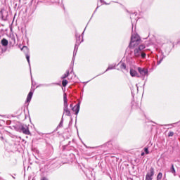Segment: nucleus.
<instances>
[{"instance_id": "f257e3e1", "label": "nucleus", "mask_w": 180, "mask_h": 180, "mask_svg": "<svg viewBox=\"0 0 180 180\" xmlns=\"http://www.w3.org/2000/svg\"><path fill=\"white\" fill-rule=\"evenodd\" d=\"M139 43L140 36L136 33L132 34L131 37L130 47H135V46H138Z\"/></svg>"}, {"instance_id": "f03ea898", "label": "nucleus", "mask_w": 180, "mask_h": 180, "mask_svg": "<svg viewBox=\"0 0 180 180\" xmlns=\"http://www.w3.org/2000/svg\"><path fill=\"white\" fill-rule=\"evenodd\" d=\"M63 101H64V112L66 116H71V112L68 109V103L67 102V94H64L63 95Z\"/></svg>"}, {"instance_id": "7ed1b4c3", "label": "nucleus", "mask_w": 180, "mask_h": 180, "mask_svg": "<svg viewBox=\"0 0 180 180\" xmlns=\"http://www.w3.org/2000/svg\"><path fill=\"white\" fill-rule=\"evenodd\" d=\"M138 72H139L140 77H148V70L146 68H142L139 67L137 68Z\"/></svg>"}, {"instance_id": "20e7f679", "label": "nucleus", "mask_w": 180, "mask_h": 180, "mask_svg": "<svg viewBox=\"0 0 180 180\" xmlns=\"http://www.w3.org/2000/svg\"><path fill=\"white\" fill-rule=\"evenodd\" d=\"M153 176H154V169L151 168L147 173L145 180H153Z\"/></svg>"}, {"instance_id": "39448f33", "label": "nucleus", "mask_w": 180, "mask_h": 180, "mask_svg": "<svg viewBox=\"0 0 180 180\" xmlns=\"http://www.w3.org/2000/svg\"><path fill=\"white\" fill-rule=\"evenodd\" d=\"M129 74L131 77H136V78H140V74H139V72H137L136 70L134 69H131Z\"/></svg>"}, {"instance_id": "423d86ee", "label": "nucleus", "mask_w": 180, "mask_h": 180, "mask_svg": "<svg viewBox=\"0 0 180 180\" xmlns=\"http://www.w3.org/2000/svg\"><path fill=\"white\" fill-rule=\"evenodd\" d=\"M81 106V103H79L76 105H75L73 108H72V110L75 112V115H78L79 113V108Z\"/></svg>"}, {"instance_id": "0eeeda50", "label": "nucleus", "mask_w": 180, "mask_h": 180, "mask_svg": "<svg viewBox=\"0 0 180 180\" xmlns=\"http://www.w3.org/2000/svg\"><path fill=\"white\" fill-rule=\"evenodd\" d=\"M118 65L120 67L118 70H121V71L126 70V64H124V63L120 62V63H118Z\"/></svg>"}, {"instance_id": "6e6552de", "label": "nucleus", "mask_w": 180, "mask_h": 180, "mask_svg": "<svg viewBox=\"0 0 180 180\" xmlns=\"http://www.w3.org/2000/svg\"><path fill=\"white\" fill-rule=\"evenodd\" d=\"M134 56L135 57H140L141 56V51L138 48L134 49Z\"/></svg>"}, {"instance_id": "1a4fd4ad", "label": "nucleus", "mask_w": 180, "mask_h": 180, "mask_svg": "<svg viewBox=\"0 0 180 180\" xmlns=\"http://www.w3.org/2000/svg\"><path fill=\"white\" fill-rule=\"evenodd\" d=\"M33 96V92L32 91H30L28 95H27V102H30V101H32V98Z\"/></svg>"}, {"instance_id": "9d476101", "label": "nucleus", "mask_w": 180, "mask_h": 180, "mask_svg": "<svg viewBox=\"0 0 180 180\" xmlns=\"http://www.w3.org/2000/svg\"><path fill=\"white\" fill-rule=\"evenodd\" d=\"M22 131L24 133V134H30V131H29V128H22Z\"/></svg>"}, {"instance_id": "9b49d317", "label": "nucleus", "mask_w": 180, "mask_h": 180, "mask_svg": "<svg viewBox=\"0 0 180 180\" xmlns=\"http://www.w3.org/2000/svg\"><path fill=\"white\" fill-rule=\"evenodd\" d=\"M115 68H116V64H112L108 66L106 71H109V70H115Z\"/></svg>"}, {"instance_id": "f8f14e48", "label": "nucleus", "mask_w": 180, "mask_h": 180, "mask_svg": "<svg viewBox=\"0 0 180 180\" xmlns=\"http://www.w3.org/2000/svg\"><path fill=\"white\" fill-rule=\"evenodd\" d=\"M1 44H2V46H8V40L3 39L1 40Z\"/></svg>"}, {"instance_id": "ddd939ff", "label": "nucleus", "mask_w": 180, "mask_h": 180, "mask_svg": "<svg viewBox=\"0 0 180 180\" xmlns=\"http://www.w3.org/2000/svg\"><path fill=\"white\" fill-rule=\"evenodd\" d=\"M161 179H162V173L160 172V173L158 174L157 180H161Z\"/></svg>"}, {"instance_id": "4468645a", "label": "nucleus", "mask_w": 180, "mask_h": 180, "mask_svg": "<svg viewBox=\"0 0 180 180\" xmlns=\"http://www.w3.org/2000/svg\"><path fill=\"white\" fill-rule=\"evenodd\" d=\"M138 49H139L141 52H143V50H144V49H146V46H144V45H140Z\"/></svg>"}, {"instance_id": "2eb2a0df", "label": "nucleus", "mask_w": 180, "mask_h": 180, "mask_svg": "<svg viewBox=\"0 0 180 180\" xmlns=\"http://www.w3.org/2000/svg\"><path fill=\"white\" fill-rule=\"evenodd\" d=\"M67 84H68V81H67L65 79L63 80V82H62L63 86H67Z\"/></svg>"}, {"instance_id": "dca6fc26", "label": "nucleus", "mask_w": 180, "mask_h": 180, "mask_svg": "<svg viewBox=\"0 0 180 180\" xmlns=\"http://www.w3.org/2000/svg\"><path fill=\"white\" fill-rule=\"evenodd\" d=\"M26 58H27V63L30 64V56L29 55H26Z\"/></svg>"}, {"instance_id": "f3484780", "label": "nucleus", "mask_w": 180, "mask_h": 180, "mask_svg": "<svg viewBox=\"0 0 180 180\" xmlns=\"http://www.w3.org/2000/svg\"><path fill=\"white\" fill-rule=\"evenodd\" d=\"M171 172L175 175V168H174V166L172 167Z\"/></svg>"}, {"instance_id": "a211bd4d", "label": "nucleus", "mask_w": 180, "mask_h": 180, "mask_svg": "<svg viewBox=\"0 0 180 180\" xmlns=\"http://www.w3.org/2000/svg\"><path fill=\"white\" fill-rule=\"evenodd\" d=\"M168 136L169 137H172V136H174V132L172 131L169 132Z\"/></svg>"}, {"instance_id": "6ab92c4d", "label": "nucleus", "mask_w": 180, "mask_h": 180, "mask_svg": "<svg viewBox=\"0 0 180 180\" xmlns=\"http://www.w3.org/2000/svg\"><path fill=\"white\" fill-rule=\"evenodd\" d=\"M68 72L65 73L63 77L62 78L64 79V78H67V77H68Z\"/></svg>"}, {"instance_id": "aec40b11", "label": "nucleus", "mask_w": 180, "mask_h": 180, "mask_svg": "<svg viewBox=\"0 0 180 180\" xmlns=\"http://www.w3.org/2000/svg\"><path fill=\"white\" fill-rule=\"evenodd\" d=\"M144 151H145L146 154H149L148 148H144Z\"/></svg>"}, {"instance_id": "412c9836", "label": "nucleus", "mask_w": 180, "mask_h": 180, "mask_svg": "<svg viewBox=\"0 0 180 180\" xmlns=\"http://www.w3.org/2000/svg\"><path fill=\"white\" fill-rule=\"evenodd\" d=\"M141 56L142 58H144V57H146V53L141 52Z\"/></svg>"}, {"instance_id": "4be33fe9", "label": "nucleus", "mask_w": 180, "mask_h": 180, "mask_svg": "<svg viewBox=\"0 0 180 180\" xmlns=\"http://www.w3.org/2000/svg\"><path fill=\"white\" fill-rule=\"evenodd\" d=\"M23 49H27L26 46H23L21 50H23Z\"/></svg>"}, {"instance_id": "5701e85b", "label": "nucleus", "mask_w": 180, "mask_h": 180, "mask_svg": "<svg viewBox=\"0 0 180 180\" xmlns=\"http://www.w3.org/2000/svg\"><path fill=\"white\" fill-rule=\"evenodd\" d=\"M141 155H144V152H143V153H141Z\"/></svg>"}, {"instance_id": "b1692460", "label": "nucleus", "mask_w": 180, "mask_h": 180, "mask_svg": "<svg viewBox=\"0 0 180 180\" xmlns=\"http://www.w3.org/2000/svg\"><path fill=\"white\" fill-rule=\"evenodd\" d=\"M70 108H72V105H70Z\"/></svg>"}]
</instances>
